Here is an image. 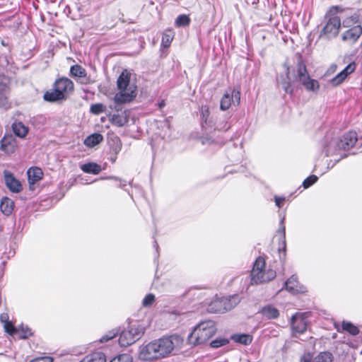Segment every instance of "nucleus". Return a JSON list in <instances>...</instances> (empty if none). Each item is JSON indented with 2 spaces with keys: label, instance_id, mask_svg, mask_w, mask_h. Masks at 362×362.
Wrapping results in <instances>:
<instances>
[{
  "label": "nucleus",
  "instance_id": "obj_1",
  "mask_svg": "<svg viewBox=\"0 0 362 362\" xmlns=\"http://www.w3.org/2000/svg\"><path fill=\"white\" fill-rule=\"evenodd\" d=\"M183 341V339L178 334H173L153 340L140 348L139 358L143 361L166 358L175 349L180 348Z\"/></svg>",
  "mask_w": 362,
  "mask_h": 362
},
{
  "label": "nucleus",
  "instance_id": "obj_2",
  "mask_svg": "<svg viewBox=\"0 0 362 362\" xmlns=\"http://www.w3.org/2000/svg\"><path fill=\"white\" fill-rule=\"evenodd\" d=\"M74 90V84L71 79L60 77L54 83L52 89L45 93L43 98L49 102L66 100Z\"/></svg>",
  "mask_w": 362,
  "mask_h": 362
},
{
  "label": "nucleus",
  "instance_id": "obj_3",
  "mask_svg": "<svg viewBox=\"0 0 362 362\" xmlns=\"http://www.w3.org/2000/svg\"><path fill=\"white\" fill-rule=\"evenodd\" d=\"M130 74L125 70L122 72L117 81L119 92L114 96L115 103L124 104L133 100L136 96V87L129 84Z\"/></svg>",
  "mask_w": 362,
  "mask_h": 362
},
{
  "label": "nucleus",
  "instance_id": "obj_4",
  "mask_svg": "<svg viewBox=\"0 0 362 362\" xmlns=\"http://www.w3.org/2000/svg\"><path fill=\"white\" fill-rule=\"evenodd\" d=\"M216 328L214 321L200 322L188 337V343L192 345L202 344L207 341L215 334Z\"/></svg>",
  "mask_w": 362,
  "mask_h": 362
},
{
  "label": "nucleus",
  "instance_id": "obj_5",
  "mask_svg": "<svg viewBox=\"0 0 362 362\" xmlns=\"http://www.w3.org/2000/svg\"><path fill=\"white\" fill-rule=\"evenodd\" d=\"M339 6H332L325 16V25L323 27L320 36H325L327 39L337 37L341 28V19L337 13L341 12Z\"/></svg>",
  "mask_w": 362,
  "mask_h": 362
},
{
  "label": "nucleus",
  "instance_id": "obj_6",
  "mask_svg": "<svg viewBox=\"0 0 362 362\" xmlns=\"http://www.w3.org/2000/svg\"><path fill=\"white\" fill-rule=\"evenodd\" d=\"M357 141V134L355 132H349L345 134L340 139L332 141L325 146L327 156L339 154L341 150H349L353 147Z\"/></svg>",
  "mask_w": 362,
  "mask_h": 362
},
{
  "label": "nucleus",
  "instance_id": "obj_7",
  "mask_svg": "<svg viewBox=\"0 0 362 362\" xmlns=\"http://www.w3.org/2000/svg\"><path fill=\"white\" fill-rule=\"evenodd\" d=\"M294 72V81H299L308 91H317L320 88V84L317 80L312 79L308 72L305 64L302 60L301 57L299 58L297 62L296 69L293 70Z\"/></svg>",
  "mask_w": 362,
  "mask_h": 362
},
{
  "label": "nucleus",
  "instance_id": "obj_8",
  "mask_svg": "<svg viewBox=\"0 0 362 362\" xmlns=\"http://www.w3.org/2000/svg\"><path fill=\"white\" fill-rule=\"evenodd\" d=\"M240 301L238 295L214 299L209 305L208 310L214 313H223L235 308Z\"/></svg>",
  "mask_w": 362,
  "mask_h": 362
},
{
  "label": "nucleus",
  "instance_id": "obj_9",
  "mask_svg": "<svg viewBox=\"0 0 362 362\" xmlns=\"http://www.w3.org/2000/svg\"><path fill=\"white\" fill-rule=\"evenodd\" d=\"M144 327L139 323L129 325L121 332L118 339L119 345L126 347L134 344L144 334Z\"/></svg>",
  "mask_w": 362,
  "mask_h": 362
},
{
  "label": "nucleus",
  "instance_id": "obj_10",
  "mask_svg": "<svg viewBox=\"0 0 362 362\" xmlns=\"http://www.w3.org/2000/svg\"><path fill=\"white\" fill-rule=\"evenodd\" d=\"M240 102V92L239 90L233 88L230 93L226 92L221 100L220 107L222 110H228L233 103L238 105Z\"/></svg>",
  "mask_w": 362,
  "mask_h": 362
},
{
  "label": "nucleus",
  "instance_id": "obj_11",
  "mask_svg": "<svg viewBox=\"0 0 362 362\" xmlns=\"http://www.w3.org/2000/svg\"><path fill=\"white\" fill-rule=\"evenodd\" d=\"M291 325L294 334L303 333L308 326L306 313H296L291 318Z\"/></svg>",
  "mask_w": 362,
  "mask_h": 362
},
{
  "label": "nucleus",
  "instance_id": "obj_12",
  "mask_svg": "<svg viewBox=\"0 0 362 362\" xmlns=\"http://www.w3.org/2000/svg\"><path fill=\"white\" fill-rule=\"evenodd\" d=\"M284 286L286 289L292 293H303L306 291V288L298 283L295 274L292 275L284 283Z\"/></svg>",
  "mask_w": 362,
  "mask_h": 362
},
{
  "label": "nucleus",
  "instance_id": "obj_13",
  "mask_svg": "<svg viewBox=\"0 0 362 362\" xmlns=\"http://www.w3.org/2000/svg\"><path fill=\"white\" fill-rule=\"evenodd\" d=\"M4 175L6 185L10 191L18 193L22 190L21 182L13 177L11 173L5 170Z\"/></svg>",
  "mask_w": 362,
  "mask_h": 362
},
{
  "label": "nucleus",
  "instance_id": "obj_14",
  "mask_svg": "<svg viewBox=\"0 0 362 362\" xmlns=\"http://www.w3.org/2000/svg\"><path fill=\"white\" fill-rule=\"evenodd\" d=\"M362 34V27L359 25L354 26L344 32L342 40L350 43L356 42Z\"/></svg>",
  "mask_w": 362,
  "mask_h": 362
},
{
  "label": "nucleus",
  "instance_id": "obj_15",
  "mask_svg": "<svg viewBox=\"0 0 362 362\" xmlns=\"http://www.w3.org/2000/svg\"><path fill=\"white\" fill-rule=\"evenodd\" d=\"M17 146L16 139L12 135L5 136L1 140L0 148L7 154L14 153Z\"/></svg>",
  "mask_w": 362,
  "mask_h": 362
},
{
  "label": "nucleus",
  "instance_id": "obj_16",
  "mask_svg": "<svg viewBox=\"0 0 362 362\" xmlns=\"http://www.w3.org/2000/svg\"><path fill=\"white\" fill-rule=\"evenodd\" d=\"M356 69L355 63L348 64L340 73L334 77L331 82L334 86H338L341 83L346 76L354 72Z\"/></svg>",
  "mask_w": 362,
  "mask_h": 362
},
{
  "label": "nucleus",
  "instance_id": "obj_17",
  "mask_svg": "<svg viewBox=\"0 0 362 362\" xmlns=\"http://www.w3.org/2000/svg\"><path fill=\"white\" fill-rule=\"evenodd\" d=\"M276 277V273H251L252 284H259L267 282Z\"/></svg>",
  "mask_w": 362,
  "mask_h": 362
},
{
  "label": "nucleus",
  "instance_id": "obj_18",
  "mask_svg": "<svg viewBox=\"0 0 362 362\" xmlns=\"http://www.w3.org/2000/svg\"><path fill=\"white\" fill-rule=\"evenodd\" d=\"M284 66L286 69V78L283 79L281 81H278V84L282 87L285 93L291 95L293 92V89L291 85V78L290 76L291 69L286 63H284Z\"/></svg>",
  "mask_w": 362,
  "mask_h": 362
},
{
  "label": "nucleus",
  "instance_id": "obj_19",
  "mask_svg": "<svg viewBox=\"0 0 362 362\" xmlns=\"http://www.w3.org/2000/svg\"><path fill=\"white\" fill-rule=\"evenodd\" d=\"M28 177L29 184L34 185L42 178L43 173L40 168H30L28 172Z\"/></svg>",
  "mask_w": 362,
  "mask_h": 362
},
{
  "label": "nucleus",
  "instance_id": "obj_20",
  "mask_svg": "<svg viewBox=\"0 0 362 362\" xmlns=\"http://www.w3.org/2000/svg\"><path fill=\"white\" fill-rule=\"evenodd\" d=\"M334 326L339 332L346 331L352 335H356L359 332L358 327L349 322L344 321L341 327L335 323Z\"/></svg>",
  "mask_w": 362,
  "mask_h": 362
},
{
  "label": "nucleus",
  "instance_id": "obj_21",
  "mask_svg": "<svg viewBox=\"0 0 362 362\" xmlns=\"http://www.w3.org/2000/svg\"><path fill=\"white\" fill-rule=\"evenodd\" d=\"M129 121V116L127 114L126 111L122 112V113L114 114L112 115L110 118V122L112 124L116 125L117 127H122Z\"/></svg>",
  "mask_w": 362,
  "mask_h": 362
},
{
  "label": "nucleus",
  "instance_id": "obj_22",
  "mask_svg": "<svg viewBox=\"0 0 362 362\" xmlns=\"http://www.w3.org/2000/svg\"><path fill=\"white\" fill-rule=\"evenodd\" d=\"M302 360L304 362H332V355L328 352H322L315 357L313 360L310 358V356H303Z\"/></svg>",
  "mask_w": 362,
  "mask_h": 362
},
{
  "label": "nucleus",
  "instance_id": "obj_23",
  "mask_svg": "<svg viewBox=\"0 0 362 362\" xmlns=\"http://www.w3.org/2000/svg\"><path fill=\"white\" fill-rule=\"evenodd\" d=\"M14 203L8 197H3L0 204V209L6 216H9L13 210Z\"/></svg>",
  "mask_w": 362,
  "mask_h": 362
},
{
  "label": "nucleus",
  "instance_id": "obj_24",
  "mask_svg": "<svg viewBox=\"0 0 362 362\" xmlns=\"http://www.w3.org/2000/svg\"><path fill=\"white\" fill-rule=\"evenodd\" d=\"M69 75L73 78H86L87 77L86 69L79 64H74L71 66Z\"/></svg>",
  "mask_w": 362,
  "mask_h": 362
},
{
  "label": "nucleus",
  "instance_id": "obj_25",
  "mask_svg": "<svg viewBox=\"0 0 362 362\" xmlns=\"http://www.w3.org/2000/svg\"><path fill=\"white\" fill-rule=\"evenodd\" d=\"M260 313L263 316H264L267 319H276L279 315V310L271 305H267L263 307L261 309Z\"/></svg>",
  "mask_w": 362,
  "mask_h": 362
},
{
  "label": "nucleus",
  "instance_id": "obj_26",
  "mask_svg": "<svg viewBox=\"0 0 362 362\" xmlns=\"http://www.w3.org/2000/svg\"><path fill=\"white\" fill-rule=\"evenodd\" d=\"M81 168L84 173H92L94 175L99 174L102 170L100 165L92 162L83 164Z\"/></svg>",
  "mask_w": 362,
  "mask_h": 362
},
{
  "label": "nucleus",
  "instance_id": "obj_27",
  "mask_svg": "<svg viewBox=\"0 0 362 362\" xmlns=\"http://www.w3.org/2000/svg\"><path fill=\"white\" fill-rule=\"evenodd\" d=\"M103 139V136L100 134L95 133L88 136L84 140V144L88 147H93L100 144Z\"/></svg>",
  "mask_w": 362,
  "mask_h": 362
},
{
  "label": "nucleus",
  "instance_id": "obj_28",
  "mask_svg": "<svg viewBox=\"0 0 362 362\" xmlns=\"http://www.w3.org/2000/svg\"><path fill=\"white\" fill-rule=\"evenodd\" d=\"M12 128L14 134L21 138H24L28 134V128L21 122L13 123Z\"/></svg>",
  "mask_w": 362,
  "mask_h": 362
},
{
  "label": "nucleus",
  "instance_id": "obj_29",
  "mask_svg": "<svg viewBox=\"0 0 362 362\" xmlns=\"http://www.w3.org/2000/svg\"><path fill=\"white\" fill-rule=\"evenodd\" d=\"M81 362H105V356L101 352H94L86 356Z\"/></svg>",
  "mask_w": 362,
  "mask_h": 362
},
{
  "label": "nucleus",
  "instance_id": "obj_30",
  "mask_svg": "<svg viewBox=\"0 0 362 362\" xmlns=\"http://www.w3.org/2000/svg\"><path fill=\"white\" fill-rule=\"evenodd\" d=\"M232 339L235 342L247 345L252 342V338L250 334H240L233 335Z\"/></svg>",
  "mask_w": 362,
  "mask_h": 362
},
{
  "label": "nucleus",
  "instance_id": "obj_31",
  "mask_svg": "<svg viewBox=\"0 0 362 362\" xmlns=\"http://www.w3.org/2000/svg\"><path fill=\"white\" fill-rule=\"evenodd\" d=\"M174 33L172 30H165L162 37V45L165 47H168L173 39Z\"/></svg>",
  "mask_w": 362,
  "mask_h": 362
},
{
  "label": "nucleus",
  "instance_id": "obj_32",
  "mask_svg": "<svg viewBox=\"0 0 362 362\" xmlns=\"http://www.w3.org/2000/svg\"><path fill=\"white\" fill-rule=\"evenodd\" d=\"M265 259L263 257H258L253 265L251 272H264Z\"/></svg>",
  "mask_w": 362,
  "mask_h": 362
},
{
  "label": "nucleus",
  "instance_id": "obj_33",
  "mask_svg": "<svg viewBox=\"0 0 362 362\" xmlns=\"http://www.w3.org/2000/svg\"><path fill=\"white\" fill-rule=\"evenodd\" d=\"M358 21V16L356 14H354L347 17L346 18L343 20L342 25L344 28L354 27V25L356 24Z\"/></svg>",
  "mask_w": 362,
  "mask_h": 362
},
{
  "label": "nucleus",
  "instance_id": "obj_34",
  "mask_svg": "<svg viewBox=\"0 0 362 362\" xmlns=\"http://www.w3.org/2000/svg\"><path fill=\"white\" fill-rule=\"evenodd\" d=\"M190 23V18L187 15H180L175 20V24L177 27L187 26Z\"/></svg>",
  "mask_w": 362,
  "mask_h": 362
},
{
  "label": "nucleus",
  "instance_id": "obj_35",
  "mask_svg": "<svg viewBox=\"0 0 362 362\" xmlns=\"http://www.w3.org/2000/svg\"><path fill=\"white\" fill-rule=\"evenodd\" d=\"M16 334H17L21 339H26L32 335V331L29 327L26 326H21V327L17 328V332Z\"/></svg>",
  "mask_w": 362,
  "mask_h": 362
},
{
  "label": "nucleus",
  "instance_id": "obj_36",
  "mask_svg": "<svg viewBox=\"0 0 362 362\" xmlns=\"http://www.w3.org/2000/svg\"><path fill=\"white\" fill-rule=\"evenodd\" d=\"M202 292L197 288H190L185 294V297L192 299H200Z\"/></svg>",
  "mask_w": 362,
  "mask_h": 362
},
{
  "label": "nucleus",
  "instance_id": "obj_37",
  "mask_svg": "<svg viewBox=\"0 0 362 362\" xmlns=\"http://www.w3.org/2000/svg\"><path fill=\"white\" fill-rule=\"evenodd\" d=\"M156 300V296L153 293L146 295L142 300V306L144 308L151 307Z\"/></svg>",
  "mask_w": 362,
  "mask_h": 362
},
{
  "label": "nucleus",
  "instance_id": "obj_38",
  "mask_svg": "<svg viewBox=\"0 0 362 362\" xmlns=\"http://www.w3.org/2000/svg\"><path fill=\"white\" fill-rule=\"evenodd\" d=\"M105 110V107L102 103L93 104L90 106V111L93 114L99 115Z\"/></svg>",
  "mask_w": 362,
  "mask_h": 362
},
{
  "label": "nucleus",
  "instance_id": "obj_39",
  "mask_svg": "<svg viewBox=\"0 0 362 362\" xmlns=\"http://www.w3.org/2000/svg\"><path fill=\"white\" fill-rule=\"evenodd\" d=\"M110 362H132V358L129 354H123L115 357Z\"/></svg>",
  "mask_w": 362,
  "mask_h": 362
},
{
  "label": "nucleus",
  "instance_id": "obj_40",
  "mask_svg": "<svg viewBox=\"0 0 362 362\" xmlns=\"http://www.w3.org/2000/svg\"><path fill=\"white\" fill-rule=\"evenodd\" d=\"M3 325L5 332L8 333L10 335L13 336L17 332V328L14 327L11 321H8V322Z\"/></svg>",
  "mask_w": 362,
  "mask_h": 362
},
{
  "label": "nucleus",
  "instance_id": "obj_41",
  "mask_svg": "<svg viewBox=\"0 0 362 362\" xmlns=\"http://www.w3.org/2000/svg\"><path fill=\"white\" fill-rule=\"evenodd\" d=\"M228 342L229 341L228 339H224V338H220V339H216L215 340H213L211 342L210 345L213 348H218V347H221L222 346L227 344Z\"/></svg>",
  "mask_w": 362,
  "mask_h": 362
},
{
  "label": "nucleus",
  "instance_id": "obj_42",
  "mask_svg": "<svg viewBox=\"0 0 362 362\" xmlns=\"http://www.w3.org/2000/svg\"><path fill=\"white\" fill-rule=\"evenodd\" d=\"M317 180V177L316 175H310L303 181V186L304 188H308L313 185Z\"/></svg>",
  "mask_w": 362,
  "mask_h": 362
},
{
  "label": "nucleus",
  "instance_id": "obj_43",
  "mask_svg": "<svg viewBox=\"0 0 362 362\" xmlns=\"http://www.w3.org/2000/svg\"><path fill=\"white\" fill-rule=\"evenodd\" d=\"M115 336H116V333L113 331H110V332H107V334H105V335H103L100 338V341L101 343L106 342V341H109L110 339H113Z\"/></svg>",
  "mask_w": 362,
  "mask_h": 362
},
{
  "label": "nucleus",
  "instance_id": "obj_44",
  "mask_svg": "<svg viewBox=\"0 0 362 362\" xmlns=\"http://www.w3.org/2000/svg\"><path fill=\"white\" fill-rule=\"evenodd\" d=\"M202 119L204 120L205 122H206L207 118L209 115V107L206 105H203L202 107Z\"/></svg>",
  "mask_w": 362,
  "mask_h": 362
},
{
  "label": "nucleus",
  "instance_id": "obj_45",
  "mask_svg": "<svg viewBox=\"0 0 362 362\" xmlns=\"http://www.w3.org/2000/svg\"><path fill=\"white\" fill-rule=\"evenodd\" d=\"M30 362H52V358L48 356L36 358Z\"/></svg>",
  "mask_w": 362,
  "mask_h": 362
},
{
  "label": "nucleus",
  "instance_id": "obj_46",
  "mask_svg": "<svg viewBox=\"0 0 362 362\" xmlns=\"http://www.w3.org/2000/svg\"><path fill=\"white\" fill-rule=\"evenodd\" d=\"M217 129L221 131H227L228 129H230V125L228 124L227 122L224 121L222 123L218 124Z\"/></svg>",
  "mask_w": 362,
  "mask_h": 362
},
{
  "label": "nucleus",
  "instance_id": "obj_47",
  "mask_svg": "<svg viewBox=\"0 0 362 362\" xmlns=\"http://www.w3.org/2000/svg\"><path fill=\"white\" fill-rule=\"evenodd\" d=\"M0 321L3 323V324H5L6 322H8L9 321V317H8V315L7 313H2L1 315H0Z\"/></svg>",
  "mask_w": 362,
  "mask_h": 362
},
{
  "label": "nucleus",
  "instance_id": "obj_48",
  "mask_svg": "<svg viewBox=\"0 0 362 362\" xmlns=\"http://www.w3.org/2000/svg\"><path fill=\"white\" fill-rule=\"evenodd\" d=\"M7 103V98L4 96L2 93H0V105L6 106Z\"/></svg>",
  "mask_w": 362,
  "mask_h": 362
},
{
  "label": "nucleus",
  "instance_id": "obj_49",
  "mask_svg": "<svg viewBox=\"0 0 362 362\" xmlns=\"http://www.w3.org/2000/svg\"><path fill=\"white\" fill-rule=\"evenodd\" d=\"M284 201V198L275 197L276 204L280 208L281 207V204Z\"/></svg>",
  "mask_w": 362,
  "mask_h": 362
},
{
  "label": "nucleus",
  "instance_id": "obj_50",
  "mask_svg": "<svg viewBox=\"0 0 362 362\" xmlns=\"http://www.w3.org/2000/svg\"><path fill=\"white\" fill-rule=\"evenodd\" d=\"M115 104L116 105H115L114 109L117 112L120 111L122 110V107H121L122 104H119L117 103H115Z\"/></svg>",
  "mask_w": 362,
  "mask_h": 362
},
{
  "label": "nucleus",
  "instance_id": "obj_51",
  "mask_svg": "<svg viewBox=\"0 0 362 362\" xmlns=\"http://www.w3.org/2000/svg\"><path fill=\"white\" fill-rule=\"evenodd\" d=\"M281 233H282V238L284 239V245H286V240H285V228L284 227H283V228H282Z\"/></svg>",
  "mask_w": 362,
  "mask_h": 362
},
{
  "label": "nucleus",
  "instance_id": "obj_52",
  "mask_svg": "<svg viewBox=\"0 0 362 362\" xmlns=\"http://www.w3.org/2000/svg\"><path fill=\"white\" fill-rule=\"evenodd\" d=\"M165 105V103L163 100H162L159 103H158V107L159 108H162Z\"/></svg>",
  "mask_w": 362,
  "mask_h": 362
},
{
  "label": "nucleus",
  "instance_id": "obj_53",
  "mask_svg": "<svg viewBox=\"0 0 362 362\" xmlns=\"http://www.w3.org/2000/svg\"><path fill=\"white\" fill-rule=\"evenodd\" d=\"M81 83H85V84H87L88 83V78H86V81L85 82L83 81H81Z\"/></svg>",
  "mask_w": 362,
  "mask_h": 362
}]
</instances>
